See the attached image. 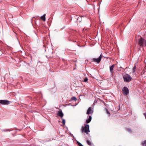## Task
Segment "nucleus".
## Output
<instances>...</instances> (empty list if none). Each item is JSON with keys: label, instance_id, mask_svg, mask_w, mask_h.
<instances>
[{"label": "nucleus", "instance_id": "nucleus-13", "mask_svg": "<svg viewBox=\"0 0 146 146\" xmlns=\"http://www.w3.org/2000/svg\"><path fill=\"white\" fill-rule=\"evenodd\" d=\"M77 100V99L76 97L74 96L71 98V100H74L75 101H76Z\"/></svg>", "mask_w": 146, "mask_h": 146}, {"label": "nucleus", "instance_id": "nucleus-11", "mask_svg": "<svg viewBox=\"0 0 146 146\" xmlns=\"http://www.w3.org/2000/svg\"><path fill=\"white\" fill-rule=\"evenodd\" d=\"M45 14H44L40 18L43 21H45Z\"/></svg>", "mask_w": 146, "mask_h": 146}, {"label": "nucleus", "instance_id": "nucleus-18", "mask_svg": "<svg viewBox=\"0 0 146 146\" xmlns=\"http://www.w3.org/2000/svg\"><path fill=\"white\" fill-rule=\"evenodd\" d=\"M62 123L64 125H65V120L64 119H62Z\"/></svg>", "mask_w": 146, "mask_h": 146}, {"label": "nucleus", "instance_id": "nucleus-8", "mask_svg": "<svg viewBox=\"0 0 146 146\" xmlns=\"http://www.w3.org/2000/svg\"><path fill=\"white\" fill-rule=\"evenodd\" d=\"M123 78L124 79V80L125 82H128V74H126L125 75L123 76Z\"/></svg>", "mask_w": 146, "mask_h": 146}, {"label": "nucleus", "instance_id": "nucleus-16", "mask_svg": "<svg viewBox=\"0 0 146 146\" xmlns=\"http://www.w3.org/2000/svg\"><path fill=\"white\" fill-rule=\"evenodd\" d=\"M132 78L130 76L128 75V82L131 81V80H132Z\"/></svg>", "mask_w": 146, "mask_h": 146}, {"label": "nucleus", "instance_id": "nucleus-20", "mask_svg": "<svg viewBox=\"0 0 146 146\" xmlns=\"http://www.w3.org/2000/svg\"><path fill=\"white\" fill-rule=\"evenodd\" d=\"M88 81L87 78H86L84 80V81L85 82H87Z\"/></svg>", "mask_w": 146, "mask_h": 146}, {"label": "nucleus", "instance_id": "nucleus-5", "mask_svg": "<svg viewBox=\"0 0 146 146\" xmlns=\"http://www.w3.org/2000/svg\"><path fill=\"white\" fill-rule=\"evenodd\" d=\"M0 103L3 105H8L9 104V102L7 100H0Z\"/></svg>", "mask_w": 146, "mask_h": 146}, {"label": "nucleus", "instance_id": "nucleus-3", "mask_svg": "<svg viewBox=\"0 0 146 146\" xmlns=\"http://www.w3.org/2000/svg\"><path fill=\"white\" fill-rule=\"evenodd\" d=\"M102 57V54H101L98 58H93L92 59V62H97L98 63H100V61L101 60V58Z\"/></svg>", "mask_w": 146, "mask_h": 146}, {"label": "nucleus", "instance_id": "nucleus-1", "mask_svg": "<svg viewBox=\"0 0 146 146\" xmlns=\"http://www.w3.org/2000/svg\"><path fill=\"white\" fill-rule=\"evenodd\" d=\"M81 131L82 133L84 132L87 134H88L89 132H90L89 125L86 124L84 127L82 126L81 128Z\"/></svg>", "mask_w": 146, "mask_h": 146}, {"label": "nucleus", "instance_id": "nucleus-2", "mask_svg": "<svg viewBox=\"0 0 146 146\" xmlns=\"http://www.w3.org/2000/svg\"><path fill=\"white\" fill-rule=\"evenodd\" d=\"M138 44L140 46H146V40L141 37L138 40Z\"/></svg>", "mask_w": 146, "mask_h": 146}, {"label": "nucleus", "instance_id": "nucleus-9", "mask_svg": "<svg viewBox=\"0 0 146 146\" xmlns=\"http://www.w3.org/2000/svg\"><path fill=\"white\" fill-rule=\"evenodd\" d=\"M92 117L91 116H89V118H87L86 120V122L87 123H89L92 120Z\"/></svg>", "mask_w": 146, "mask_h": 146}, {"label": "nucleus", "instance_id": "nucleus-21", "mask_svg": "<svg viewBox=\"0 0 146 146\" xmlns=\"http://www.w3.org/2000/svg\"><path fill=\"white\" fill-rule=\"evenodd\" d=\"M143 114L145 116V118L146 119V113H143Z\"/></svg>", "mask_w": 146, "mask_h": 146}, {"label": "nucleus", "instance_id": "nucleus-7", "mask_svg": "<svg viewBox=\"0 0 146 146\" xmlns=\"http://www.w3.org/2000/svg\"><path fill=\"white\" fill-rule=\"evenodd\" d=\"M57 114V115L60 116L61 118H62L64 116V114L61 110L58 111Z\"/></svg>", "mask_w": 146, "mask_h": 146}, {"label": "nucleus", "instance_id": "nucleus-17", "mask_svg": "<svg viewBox=\"0 0 146 146\" xmlns=\"http://www.w3.org/2000/svg\"><path fill=\"white\" fill-rule=\"evenodd\" d=\"M106 111L107 113L108 114L109 116H110V113L109 111H108V109H106Z\"/></svg>", "mask_w": 146, "mask_h": 146}, {"label": "nucleus", "instance_id": "nucleus-14", "mask_svg": "<svg viewBox=\"0 0 146 146\" xmlns=\"http://www.w3.org/2000/svg\"><path fill=\"white\" fill-rule=\"evenodd\" d=\"M136 68V66H134L132 70V72H135Z\"/></svg>", "mask_w": 146, "mask_h": 146}, {"label": "nucleus", "instance_id": "nucleus-15", "mask_svg": "<svg viewBox=\"0 0 146 146\" xmlns=\"http://www.w3.org/2000/svg\"><path fill=\"white\" fill-rule=\"evenodd\" d=\"M77 143L78 145V146H84L83 145H82L81 143L80 142H79V141L77 142Z\"/></svg>", "mask_w": 146, "mask_h": 146}, {"label": "nucleus", "instance_id": "nucleus-6", "mask_svg": "<svg viewBox=\"0 0 146 146\" xmlns=\"http://www.w3.org/2000/svg\"><path fill=\"white\" fill-rule=\"evenodd\" d=\"M93 112V110H92V108L90 107L88 109L86 112V114L89 115L90 114H92Z\"/></svg>", "mask_w": 146, "mask_h": 146}, {"label": "nucleus", "instance_id": "nucleus-10", "mask_svg": "<svg viewBox=\"0 0 146 146\" xmlns=\"http://www.w3.org/2000/svg\"><path fill=\"white\" fill-rule=\"evenodd\" d=\"M114 66V64H113L110 67V71L111 74H113V70Z\"/></svg>", "mask_w": 146, "mask_h": 146}, {"label": "nucleus", "instance_id": "nucleus-19", "mask_svg": "<svg viewBox=\"0 0 146 146\" xmlns=\"http://www.w3.org/2000/svg\"><path fill=\"white\" fill-rule=\"evenodd\" d=\"M86 142H87V143L89 145H91V143L88 140H87L86 141Z\"/></svg>", "mask_w": 146, "mask_h": 146}, {"label": "nucleus", "instance_id": "nucleus-12", "mask_svg": "<svg viewBox=\"0 0 146 146\" xmlns=\"http://www.w3.org/2000/svg\"><path fill=\"white\" fill-rule=\"evenodd\" d=\"M142 145L143 146H146V140L142 142Z\"/></svg>", "mask_w": 146, "mask_h": 146}, {"label": "nucleus", "instance_id": "nucleus-4", "mask_svg": "<svg viewBox=\"0 0 146 146\" xmlns=\"http://www.w3.org/2000/svg\"><path fill=\"white\" fill-rule=\"evenodd\" d=\"M122 91L123 94L124 95H127L128 94V88L126 87H124L122 89Z\"/></svg>", "mask_w": 146, "mask_h": 146}, {"label": "nucleus", "instance_id": "nucleus-22", "mask_svg": "<svg viewBox=\"0 0 146 146\" xmlns=\"http://www.w3.org/2000/svg\"><path fill=\"white\" fill-rule=\"evenodd\" d=\"M5 131H7V130H6Z\"/></svg>", "mask_w": 146, "mask_h": 146}]
</instances>
